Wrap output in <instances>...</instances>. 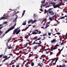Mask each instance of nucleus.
<instances>
[{"mask_svg":"<svg viewBox=\"0 0 67 67\" xmlns=\"http://www.w3.org/2000/svg\"><path fill=\"white\" fill-rule=\"evenodd\" d=\"M16 25V24L15 23L14 24V26H13V27H10V29H9L8 30H7L5 32V34H6V33H8L9 31H10L11 30H13L14 28V27Z\"/></svg>","mask_w":67,"mask_h":67,"instance_id":"nucleus-1","label":"nucleus"},{"mask_svg":"<svg viewBox=\"0 0 67 67\" xmlns=\"http://www.w3.org/2000/svg\"><path fill=\"white\" fill-rule=\"evenodd\" d=\"M52 5L53 7L54 8H58V7H60V5H62V3L60 2L59 3V4H57L55 5V4H53Z\"/></svg>","mask_w":67,"mask_h":67,"instance_id":"nucleus-2","label":"nucleus"},{"mask_svg":"<svg viewBox=\"0 0 67 67\" xmlns=\"http://www.w3.org/2000/svg\"><path fill=\"white\" fill-rule=\"evenodd\" d=\"M5 14H4L2 17L0 18V20H3V19H8L9 18V17H4V16H5Z\"/></svg>","mask_w":67,"mask_h":67,"instance_id":"nucleus-3","label":"nucleus"},{"mask_svg":"<svg viewBox=\"0 0 67 67\" xmlns=\"http://www.w3.org/2000/svg\"><path fill=\"white\" fill-rule=\"evenodd\" d=\"M6 46H7V47H8V49H11V44H9V46H8V43H6Z\"/></svg>","mask_w":67,"mask_h":67,"instance_id":"nucleus-4","label":"nucleus"},{"mask_svg":"<svg viewBox=\"0 0 67 67\" xmlns=\"http://www.w3.org/2000/svg\"><path fill=\"white\" fill-rule=\"evenodd\" d=\"M19 28H20V27L18 28H17L16 29H15L14 30H13V34H15L16 32L17 31H18V30L19 29Z\"/></svg>","mask_w":67,"mask_h":67,"instance_id":"nucleus-5","label":"nucleus"},{"mask_svg":"<svg viewBox=\"0 0 67 67\" xmlns=\"http://www.w3.org/2000/svg\"><path fill=\"white\" fill-rule=\"evenodd\" d=\"M36 32H38V30H34V31H32V34L34 35L35 34V33H36Z\"/></svg>","mask_w":67,"mask_h":67,"instance_id":"nucleus-6","label":"nucleus"},{"mask_svg":"<svg viewBox=\"0 0 67 67\" xmlns=\"http://www.w3.org/2000/svg\"><path fill=\"white\" fill-rule=\"evenodd\" d=\"M3 26L1 27H0V30H1V29H2V28H3ZM3 33V31L0 30V35H1V34H2Z\"/></svg>","mask_w":67,"mask_h":67,"instance_id":"nucleus-7","label":"nucleus"},{"mask_svg":"<svg viewBox=\"0 0 67 67\" xmlns=\"http://www.w3.org/2000/svg\"><path fill=\"white\" fill-rule=\"evenodd\" d=\"M56 42V39L55 38L53 39L51 41V43H55Z\"/></svg>","mask_w":67,"mask_h":67,"instance_id":"nucleus-8","label":"nucleus"},{"mask_svg":"<svg viewBox=\"0 0 67 67\" xmlns=\"http://www.w3.org/2000/svg\"><path fill=\"white\" fill-rule=\"evenodd\" d=\"M20 31H21V30L20 29H19L16 32V35H18L20 32Z\"/></svg>","mask_w":67,"mask_h":67,"instance_id":"nucleus-9","label":"nucleus"},{"mask_svg":"<svg viewBox=\"0 0 67 67\" xmlns=\"http://www.w3.org/2000/svg\"><path fill=\"white\" fill-rule=\"evenodd\" d=\"M35 42H36V41H34L32 44H30V45H34V44H38V42L35 43Z\"/></svg>","mask_w":67,"mask_h":67,"instance_id":"nucleus-10","label":"nucleus"},{"mask_svg":"<svg viewBox=\"0 0 67 67\" xmlns=\"http://www.w3.org/2000/svg\"><path fill=\"white\" fill-rule=\"evenodd\" d=\"M11 39H12V37H10V38H9L7 42H6V43H9V41H11Z\"/></svg>","mask_w":67,"mask_h":67,"instance_id":"nucleus-11","label":"nucleus"},{"mask_svg":"<svg viewBox=\"0 0 67 67\" xmlns=\"http://www.w3.org/2000/svg\"><path fill=\"white\" fill-rule=\"evenodd\" d=\"M26 11V10H23L21 17L23 16H24V14H25V12Z\"/></svg>","mask_w":67,"mask_h":67,"instance_id":"nucleus-12","label":"nucleus"},{"mask_svg":"<svg viewBox=\"0 0 67 67\" xmlns=\"http://www.w3.org/2000/svg\"><path fill=\"white\" fill-rule=\"evenodd\" d=\"M37 21V20H34L32 22H31L32 24H33V23H35Z\"/></svg>","mask_w":67,"mask_h":67,"instance_id":"nucleus-13","label":"nucleus"},{"mask_svg":"<svg viewBox=\"0 0 67 67\" xmlns=\"http://www.w3.org/2000/svg\"><path fill=\"white\" fill-rule=\"evenodd\" d=\"M31 66H34V63L32 62H31Z\"/></svg>","mask_w":67,"mask_h":67,"instance_id":"nucleus-14","label":"nucleus"},{"mask_svg":"<svg viewBox=\"0 0 67 67\" xmlns=\"http://www.w3.org/2000/svg\"><path fill=\"white\" fill-rule=\"evenodd\" d=\"M29 44V43H27V42H26V44H24L25 47H27V45Z\"/></svg>","mask_w":67,"mask_h":67,"instance_id":"nucleus-15","label":"nucleus"},{"mask_svg":"<svg viewBox=\"0 0 67 67\" xmlns=\"http://www.w3.org/2000/svg\"><path fill=\"white\" fill-rule=\"evenodd\" d=\"M44 51H47V50H50V51H53V50H52V49L51 50V49H50L49 48H48L46 49H44Z\"/></svg>","mask_w":67,"mask_h":67,"instance_id":"nucleus-16","label":"nucleus"},{"mask_svg":"<svg viewBox=\"0 0 67 67\" xmlns=\"http://www.w3.org/2000/svg\"><path fill=\"white\" fill-rule=\"evenodd\" d=\"M49 26V25H46V26L44 28V29H47V28Z\"/></svg>","mask_w":67,"mask_h":67,"instance_id":"nucleus-17","label":"nucleus"},{"mask_svg":"<svg viewBox=\"0 0 67 67\" xmlns=\"http://www.w3.org/2000/svg\"><path fill=\"white\" fill-rule=\"evenodd\" d=\"M26 21H25V22H24L22 25H26Z\"/></svg>","mask_w":67,"mask_h":67,"instance_id":"nucleus-18","label":"nucleus"},{"mask_svg":"<svg viewBox=\"0 0 67 67\" xmlns=\"http://www.w3.org/2000/svg\"><path fill=\"white\" fill-rule=\"evenodd\" d=\"M37 47H38L37 46H35L34 47V48L35 49H37Z\"/></svg>","mask_w":67,"mask_h":67,"instance_id":"nucleus-19","label":"nucleus"},{"mask_svg":"<svg viewBox=\"0 0 67 67\" xmlns=\"http://www.w3.org/2000/svg\"><path fill=\"white\" fill-rule=\"evenodd\" d=\"M46 1V0H43V1H41V2L42 3H44L45 2V1Z\"/></svg>","mask_w":67,"mask_h":67,"instance_id":"nucleus-20","label":"nucleus"},{"mask_svg":"<svg viewBox=\"0 0 67 67\" xmlns=\"http://www.w3.org/2000/svg\"><path fill=\"white\" fill-rule=\"evenodd\" d=\"M51 49H53V50H55V49H57V47H55L54 48H52V47H51Z\"/></svg>","mask_w":67,"mask_h":67,"instance_id":"nucleus-21","label":"nucleus"},{"mask_svg":"<svg viewBox=\"0 0 67 67\" xmlns=\"http://www.w3.org/2000/svg\"><path fill=\"white\" fill-rule=\"evenodd\" d=\"M3 58H5V59H7V55H5L4 56H3Z\"/></svg>","mask_w":67,"mask_h":67,"instance_id":"nucleus-22","label":"nucleus"},{"mask_svg":"<svg viewBox=\"0 0 67 67\" xmlns=\"http://www.w3.org/2000/svg\"><path fill=\"white\" fill-rule=\"evenodd\" d=\"M27 36H29V35L26 36H25L24 37L25 38H26V39H27L28 38V37H27Z\"/></svg>","mask_w":67,"mask_h":67,"instance_id":"nucleus-23","label":"nucleus"},{"mask_svg":"<svg viewBox=\"0 0 67 67\" xmlns=\"http://www.w3.org/2000/svg\"><path fill=\"white\" fill-rule=\"evenodd\" d=\"M37 37H37V36H36L35 37H34V40H35V39H37Z\"/></svg>","mask_w":67,"mask_h":67,"instance_id":"nucleus-24","label":"nucleus"},{"mask_svg":"<svg viewBox=\"0 0 67 67\" xmlns=\"http://www.w3.org/2000/svg\"><path fill=\"white\" fill-rule=\"evenodd\" d=\"M54 12H53V11H52V12L51 14V15H54Z\"/></svg>","mask_w":67,"mask_h":67,"instance_id":"nucleus-25","label":"nucleus"},{"mask_svg":"<svg viewBox=\"0 0 67 67\" xmlns=\"http://www.w3.org/2000/svg\"><path fill=\"white\" fill-rule=\"evenodd\" d=\"M38 55H37V54H36V56H35V58H38Z\"/></svg>","mask_w":67,"mask_h":67,"instance_id":"nucleus-26","label":"nucleus"},{"mask_svg":"<svg viewBox=\"0 0 67 67\" xmlns=\"http://www.w3.org/2000/svg\"><path fill=\"white\" fill-rule=\"evenodd\" d=\"M34 18H35V17H36V14H35L34 15Z\"/></svg>","mask_w":67,"mask_h":67,"instance_id":"nucleus-27","label":"nucleus"},{"mask_svg":"<svg viewBox=\"0 0 67 67\" xmlns=\"http://www.w3.org/2000/svg\"><path fill=\"white\" fill-rule=\"evenodd\" d=\"M47 19V18H44L43 20V21H45V20H46Z\"/></svg>","mask_w":67,"mask_h":67,"instance_id":"nucleus-28","label":"nucleus"},{"mask_svg":"<svg viewBox=\"0 0 67 67\" xmlns=\"http://www.w3.org/2000/svg\"><path fill=\"white\" fill-rule=\"evenodd\" d=\"M57 60H55V63H53V65H55V64H56V62H57Z\"/></svg>","mask_w":67,"mask_h":67,"instance_id":"nucleus-29","label":"nucleus"},{"mask_svg":"<svg viewBox=\"0 0 67 67\" xmlns=\"http://www.w3.org/2000/svg\"><path fill=\"white\" fill-rule=\"evenodd\" d=\"M42 46V45H40V44H38L37 46L38 47H41Z\"/></svg>","mask_w":67,"mask_h":67,"instance_id":"nucleus-30","label":"nucleus"},{"mask_svg":"<svg viewBox=\"0 0 67 67\" xmlns=\"http://www.w3.org/2000/svg\"><path fill=\"white\" fill-rule=\"evenodd\" d=\"M53 53L52 52H50V55H53Z\"/></svg>","mask_w":67,"mask_h":67,"instance_id":"nucleus-31","label":"nucleus"},{"mask_svg":"<svg viewBox=\"0 0 67 67\" xmlns=\"http://www.w3.org/2000/svg\"><path fill=\"white\" fill-rule=\"evenodd\" d=\"M3 24H7L8 22L7 21H5L3 23Z\"/></svg>","mask_w":67,"mask_h":67,"instance_id":"nucleus-32","label":"nucleus"},{"mask_svg":"<svg viewBox=\"0 0 67 67\" xmlns=\"http://www.w3.org/2000/svg\"><path fill=\"white\" fill-rule=\"evenodd\" d=\"M50 24V22H47L46 23V25H48V24Z\"/></svg>","mask_w":67,"mask_h":67,"instance_id":"nucleus-33","label":"nucleus"},{"mask_svg":"<svg viewBox=\"0 0 67 67\" xmlns=\"http://www.w3.org/2000/svg\"><path fill=\"white\" fill-rule=\"evenodd\" d=\"M64 42H62L60 44V45H63L64 44Z\"/></svg>","mask_w":67,"mask_h":67,"instance_id":"nucleus-34","label":"nucleus"},{"mask_svg":"<svg viewBox=\"0 0 67 67\" xmlns=\"http://www.w3.org/2000/svg\"><path fill=\"white\" fill-rule=\"evenodd\" d=\"M61 52V51L60 50L59 51L58 53H57V54H60Z\"/></svg>","mask_w":67,"mask_h":67,"instance_id":"nucleus-35","label":"nucleus"},{"mask_svg":"<svg viewBox=\"0 0 67 67\" xmlns=\"http://www.w3.org/2000/svg\"><path fill=\"white\" fill-rule=\"evenodd\" d=\"M27 49L28 48H29V49H31V48H30V47H27Z\"/></svg>","mask_w":67,"mask_h":67,"instance_id":"nucleus-36","label":"nucleus"},{"mask_svg":"<svg viewBox=\"0 0 67 67\" xmlns=\"http://www.w3.org/2000/svg\"><path fill=\"white\" fill-rule=\"evenodd\" d=\"M2 56H3V54H1V55H0V58H1L2 57Z\"/></svg>","mask_w":67,"mask_h":67,"instance_id":"nucleus-37","label":"nucleus"},{"mask_svg":"<svg viewBox=\"0 0 67 67\" xmlns=\"http://www.w3.org/2000/svg\"><path fill=\"white\" fill-rule=\"evenodd\" d=\"M48 35H49V36H50V35H51V33L49 32L48 33Z\"/></svg>","mask_w":67,"mask_h":67,"instance_id":"nucleus-38","label":"nucleus"},{"mask_svg":"<svg viewBox=\"0 0 67 67\" xmlns=\"http://www.w3.org/2000/svg\"><path fill=\"white\" fill-rule=\"evenodd\" d=\"M55 59H53V60L51 62V63H53V62H54V61H55Z\"/></svg>","mask_w":67,"mask_h":67,"instance_id":"nucleus-39","label":"nucleus"},{"mask_svg":"<svg viewBox=\"0 0 67 67\" xmlns=\"http://www.w3.org/2000/svg\"><path fill=\"white\" fill-rule=\"evenodd\" d=\"M64 18H65V17H62L60 18V19H64Z\"/></svg>","mask_w":67,"mask_h":67,"instance_id":"nucleus-40","label":"nucleus"},{"mask_svg":"<svg viewBox=\"0 0 67 67\" xmlns=\"http://www.w3.org/2000/svg\"><path fill=\"white\" fill-rule=\"evenodd\" d=\"M29 21L31 23L32 22H33V19H32L31 20H30Z\"/></svg>","mask_w":67,"mask_h":67,"instance_id":"nucleus-41","label":"nucleus"},{"mask_svg":"<svg viewBox=\"0 0 67 67\" xmlns=\"http://www.w3.org/2000/svg\"><path fill=\"white\" fill-rule=\"evenodd\" d=\"M41 39V37H40L39 38L37 39V40H40Z\"/></svg>","mask_w":67,"mask_h":67,"instance_id":"nucleus-42","label":"nucleus"},{"mask_svg":"<svg viewBox=\"0 0 67 67\" xmlns=\"http://www.w3.org/2000/svg\"><path fill=\"white\" fill-rule=\"evenodd\" d=\"M10 57H11V56H10L9 57H7V59H9V58H10Z\"/></svg>","mask_w":67,"mask_h":67,"instance_id":"nucleus-43","label":"nucleus"},{"mask_svg":"<svg viewBox=\"0 0 67 67\" xmlns=\"http://www.w3.org/2000/svg\"><path fill=\"white\" fill-rule=\"evenodd\" d=\"M18 48V47H16L15 48V50H14V51H16V50Z\"/></svg>","mask_w":67,"mask_h":67,"instance_id":"nucleus-44","label":"nucleus"},{"mask_svg":"<svg viewBox=\"0 0 67 67\" xmlns=\"http://www.w3.org/2000/svg\"><path fill=\"white\" fill-rule=\"evenodd\" d=\"M56 34H58V35H60V34L59 33H56Z\"/></svg>","mask_w":67,"mask_h":67,"instance_id":"nucleus-45","label":"nucleus"},{"mask_svg":"<svg viewBox=\"0 0 67 67\" xmlns=\"http://www.w3.org/2000/svg\"><path fill=\"white\" fill-rule=\"evenodd\" d=\"M19 66H20V65L18 64L17 65L16 67H19Z\"/></svg>","mask_w":67,"mask_h":67,"instance_id":"nucleus-46","label":"nucleus"},{"mask_svg":"<svg viewBox=\"0 0 67 67\" xmlns=\"http://www.w3.org/2000/svg\"><path fill=\"white\" fill-rule=\"evenodd\" d=\"M37 64H38L37 66H38L39 65H40L41 64V63H38Z\"/></svg>","mask_w":67,"mask_h":67,"instance_id":"nucleus-47","label":"nucleus"},{"mask_svg":"<svg viewBox=\"0 0 67 67\" xmlns=\"http://www.w3.org/2000/svg\"><path fill=\"white\" fill-rule=\"evenodd\" d=\"M40 42L38 43V45H40V44H41V43H42V42Z\"/></svg>","mask_w":67,"mask_h":67,"instance_id":"nucleus-48","label":"nucleus"},{"mask_svg":"<svg viewBox=\"0 0 67 67\" xmlns=\"http://www.w3.org/2000/svg\"><path fill=\"white\" fill-rule=\"evenodd\" d=\"M18 41H20V40H21V38H18Z\"/></svg>","mask_w":67,"mask_h":67,"instance_id":"nucleus-49","label":"nucleus"},{"mask_svg":"<svg viewBox=\"0 0 67 67\" xmlns=\"http://www.w3.org/2000/svg\"><path fill=\"white\" fill-rule=\"evenodd\" d=\"M56 16V14L55 15H54V16H53V18H55V17Z\"/></svg>","mask_w":67,"mask_h":67,"instance_id":"nucleus-50","label":"nucleus"},{"mask_svg":"<svg viewBox=\"0 0 67 67\" xmlns=\"http://www.w3.org/2000/svg\"><path fill=\"white\" fill-rule=\"evenodd\" d=\"M7 60V59H5L3 60V61L4 62H5V60Z\"/></svg>","mask_w":67,"mask_h":67,"instance_id":"nucleus-51","label":"nucleus"},{"mask_svg":"<svg viewBox=\"0 0 67 67\" xmlns=\"http://www.w3.org/2000/svg\"><path fill=\"white\" fill-rule=\"evenodd\" d=\"M40 11H42V12H43V10L42 9H40Z\"/></svg>","mask_w":67,"mask_h":67,"instance_id":"nucleus-52","label":"nucleus"},{"mask_svg":"<svg viewBox=\"0 0 67 67\" xmlns=\"http://www.w3.org/2000/svg\"><path fill=\"white\" fill-rule=\"evenodd\" d=\"M28 29V27H26L25 29V30H26V29Z\"/></svg>","mask_w":67,"mask_h":67,"instance_id":"nucleus-53","label":"nucleus"},{"mask_svg":"<svg viewBox=\"0 0 67 67\" xmlns=\"http://www.w3.org/2000/svg\"><path fill=\"white\" fill-rule=\"evenodd\" d=\"M52 19V18H51V17H49V20H51V19Z\"/></svg>","mask_w":67,"mask_h":67,"instance_id":"nucleus-54","label":"nucleus"},{"mask_svg":"<svg viewBox=\"0 0 67 67\" xmlns=\"http://www.w3.org/2000/svg\"><path fill=\"white\" fill-rule=\"evenodd\" d=\"M52 12H49V14H51L52 13Z\"/></svg>","mask_w":67,"mask_h":67,"instance_id":"nucleus-55","label":"nucleus"},{"mask_svg":"<svg viewBox=\"0 0 67 67\" xmlns=\"http://www.w3.org/2000/svg\"><path fill=\"white\" fill-rule=\"evenodd\" d=\"M46 5V4H45L44 5L43 4V7H45V6Z\"/></svg>","mask_w":67,"mask_h":67,"instance_id":"nucleus-56","label":"nucleus"},{"mask_svg":"<svg viewBox=\"0 0 67 67\" xmlns=\"http://www.w3.org/2000/svg\"><path fill=\"white\" fill-rule=\"evenodd\" d=\"M31 57V55L30 54H29L28 58H30V57Z\"/></svg>","mask_w":67,"mask_h":67,"instance_id":"nucleus-57","label":"nucleus"},{"mask_svg":"<svg viewBox=\"0 0 67 67\" xmlns=\"http://www.w3.org/2000/svg\"><path fill=\"white\" fill-rule=\"evenodd\" d=\"M46 13H47V12L46 11H45L44 12V14H46Z\"/></svg>","mask_w":67,"mask_h":67,"instance_id":"nucleus-58","label":"nucleus"},{"mask_svg":"<svg viewBox=\"0 0 67 67\" xmlns=\"http://www.w3.org/2000/svg\"><path fill=\"white\" fill-rule=\"evenodd\" d=\"M15 21H16V20L15 19H14V20H13V22H15Z\"/></svg>","mask_w":67,"mask_h":67,"instance_id":"nucleus-59","label":"nucleus"},{"mask_svg":"<svg viewBox=\"0 0 67 67\" xmlns=\"http://www.w3.org/2000/svg\"><path fill=\"white\" fill-rule=\"evenodd\" d=\"M52 8H49L48 10L49 11V10H52Z\"/></svg>","mask_w":67,"mask_h":67,"instance_id":"nucleus-60","label":"nucleus"},{"mask_svg":"<svg viewBox=\"0 0 67 67\" xmlns=\"http://www.w3.org/2000/svg\"><path fill=\"white\" fill-rule=\"evenodd\" d=\"M58 58H57L56 59V60L57 61L58 60Z\"/></svg>","mask_w":67,"mask_h":67,"instance_id":"nucleus-61","label":"nucleus"},{"mask_svg":"<svg viewBox=\"0 0 67 67\" xmlns=\"http://www.w3.org/2000/svg\"><path fill=\"white\" fill-rule=\"evenodd\" d=\"M9 55H11V56H13L12 54H9Z\"/></svg>","mask_w":67,"mask_h":67,"instance_id":"nucleus-62","label":"nucleus"},{"mask_svg":"<svg viewBox=\"0 0 67 67\" xmlns=\"http://www.w3.org/2000/svg\"><path fill=\"white\" fill-rule=\"evenodd\" d=\"M18 59H19V58H16V60L17 61V60H18Z\"/></svg>","mask_w":67,"mask_h":67,"instance_id":"nucleus-63","label":"nucleus"},{"mask_svg":"<svg viewBox=\"0 0 67 67\" xmlns=\"http://www.w3.org/2000/svg\"><path fill=\"white\" fill-rule=\"evenodd\" d=\"M56 3L55 2H53L52 3V4H55Z\"/></svg>","mask_w":67,"mask_h":67,"instance_id":"nucleus-64","label":"nucleus"}]
</instances>
